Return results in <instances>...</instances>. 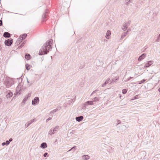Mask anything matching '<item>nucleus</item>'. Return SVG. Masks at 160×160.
Here are the masks:
<instances>
[{"label": "nucleus", "mask_w": 160, "mask_h": 160, "mask_svg": "<svg viewBox=\"0 0 160 160\" xmlns=\"http://www.w3.org/2000/svg\"><path fill=\"white\" fill-rule=\"evenodd\" d=\"M52 40L50 39L45 43L41 48L39 52V54L42 55L47 54L52 49Z\"/></svg>", "instance_id": "nucleus-1"}, {"label": "nucleus", "mask_w": 160, "mask_h": 160, "mask_svg": "<svg viewBox=\"0 0 160 160\" xmlns=\"http://www.w3.org/2000/svg\"><path fill=\"white\" fill-rule=\"evenodd\" d=\"M25 88L23 87V84L20 83L16 88V92L17 94H20L25 89Z\"/></svg>", "instance_id": "nucleus-2"}, {"label": "nucleus", "mask_w": 160, "mask_h": 160, "mask_svg": "<svg viewBox=\"0 0 160 160\" xmlns=\"http://www.w3.org/2000/svg\"><path fill=\"white\" fill-rule=\"evenodd\" d=\"M4 84L7 88H9L12 85L13 83L11 79L9 78L7 80H5Z\"/></svg>", "instance_id": "nucleus-3"}, {"label": "nucleus", "mask_w": 160, "mask_h": 160, "mask_svg": "<svg viewBox=\"0 0 160 160\" xmlns=\"http://www.w3.org/2000/svg\"><path fill=\"white\" fill-rule=\"evenodd\" d=\"M48 10H46L45 11V12L42 15V21L45 22L46 21L47 19V18L48 16Z\"/></svg>", "instance_id": "nucleus-4"}, {"label": "nucleus", "mask_w": 160, "mask_h": 160, "mask_svg": "<svg viewBox=\"0 0 160 160\" xmlns=\"http://www.w3.org/2000/svg\"><path fill=\"white\" fill-rule=\"evenodd\" d=\"M12 42L13 39L12 38H9L6 40L5 41L4 43L6 46H10L12 44Z\"/></svg>", "instance_id": "nucleus-5"}, {"label": "nucleus", "mask_w": 160, "mask_h": 160, "mask_svg": "<svg viewBox=\"0 0 160 160\" xmlns=\"http://www.w3.org/2000/svg\"><path fill=\"white\" fill-rule=\"evenodd\" d=\"M39 98L38 97H35L32 101V104L33 105H36L38 104L39 102Z\"/></svg>", "instance_id": "nucleus-6"}, {"label": "nucleus", "mask_w": 160, "mask_h": 160, "mask_svg": "<svg viewBox=\"0 0 160 160\" xmlns=\"http://www.w3.org/2000/svg\"><path fill=\"white\" fill-rule=\"evenodd\" d=\"M118 130L120 132H122L124 131L126 129V127L123 125H120L119 126Z\"/></svg>", "instance_id": "nucleus-7"}, {"label": "nucleus", "mask_w": 160, "mask_h": 160, "mask_svg": "<svg viewBox=\"0 0 160 160\" xmlns=\"http://www.w3.org/2000/svg\"><path fill=\"white\" fill-rule=\"evenodd\" d=\"M130 21L127 22L125 23L122 28V30L123 31H125L126 30L128 25H129L130 23Z\"/></svg>", "instance_id": "nucleus-8"}, {"label": "nucleus", "mask_w": 160, "mask_h": 160, "mask_svg": "<svg viewBox=\"0 0 160 160\" xmlns=\"http://www.w3.org/2000/svg\"><path fill=\"white\" fill-rule=\"evenodd\" d=\"M36 120L35 119H33L30 121L28 122L25 125L26 128H28L31 124L32 123Z\"/></svg>", "instance_id": "nucleus-9"}, {"label": "nucleus", "mask_w": 160, "mask_h": 160, "mask_svg": "<svg viewBox=\"0 0 160 160\" xmlns=\"http://www.w3.org/2000/svg\"><path fill=\"white\" fill-rule=\"evenodd\" d=\"M131 31L130 29H128L126 32L122 33L121 37V39H122L124 37L128 34L129 32Z\"/></svg>", "instance_id": "nucleus-10"}, {"label": "nucleus", "mask_w": 160, "mask_h": 160, "mask_svg": "<svg viewBox=\"0 0 160 160\" xmlns=\"http://www.w3.org/2000/svg\"><path fill=\"white\" fill-rule=\"evenodd\" d=\"M153 63V62L152 61H149L145 65L144 68H146L149 67Z\"/></svg>", "instance_id": "nucleus-11"}, {"label": "nucleus", "mask_w": 160, "mask_h": 160, "mask_svg": "<svg viewBox=\"0 0 160 160\" xmlns=\"http://www.w3.org/2000/svg\"><path fill=\"white\" fill-rule=\"evenodd\" d=\"M146 56V54L145 53H143L138 58V60L139 61H141Z\"/></svg>", "instance_id": "nucleus-12"}, {"label": "nucleus", "mask_w": 160, "mask_h": 160, "mask_svg": "<svg viewBox=\"0 0 160 160\" xmlns=\"http://www.w3.org/2000/svg\"><path fill=\"white\" fill-rule=\"evenodd\" d=\"M11 34L8 32H5L3 33V36L5 38H9L11 37Z\"/></svg>", "instance_id": "nucleus-13"}, {"label": "nucleus", "mask_w": 160, "mask_h": 160, "mask_svg": "<svg viewBox=\"0 0 160 160\" xmlns=\"http://www.w3.org/2000/svg\"><path fill=\"white\" fill-rule=\"evenodd\" d=\"M22 41L21 39V37H19L15 43V46L18 45L22 42Z\"/></svg>", "instance_id": "nucleus-14"}, {"label": "nucleus", "mask_w": 160, "mask_h": 160, "mask_svg": "<svg viewBox=\"0 0 160 160\" xmlns=\"http://www.w3.org/2000/svg\"><path fill=\"white\" fill-rule=\"evenodd\" d=\"M90 158V157L88 155H83L82 156V159L84 160H87L89 159Z\"/></svg>", "instance_id": "nucleus-15"}, {"label": "nucleus", "mask_w": 160, "mask_h": 160, "mask_svg": "<svg viewBox=\"0 0 160 160\" xmlns=\"http://www.w3.org/2000/svg\"><path fill=\"white\" fill-rule=\"evenodd\" d=\"M83 118L82 116H80L79 117H76L75 119L78 122L81 121Z\"/></svg>", "instance_id": "nucleus-16"}, {"label": "nucleus", "mask_w": 160, "mask_h": 160, "mask_svg": "<svg viewBox=\"0 0 160 160\" xmlns=\"http://www.w3.org/2000/svg\"><path fill=\"white\" fill-rule=\"evenodd\" d=\"M47 147V145L46 142H43L40 145V147L42 149H44Z\"/></svg>", "instance_id": "nucleus-17"}, {"label": "nucleus", "mask_w": 160, "mask_h": 160, "mask_svg": "<svg viewBox=\"0 0 160 160\" xmlns=\"http://www.w3.org/2000/svg\"><path fill=\"white\" fill-rule=\"evenodd\" d=\"M94 101H88L86 102L85 103V105H92L94 104Z\"/></svg>", "instance_id": "nucleus-18"}, {"label": "nucleus", "mask_w": 160, "mask_h": 160, "mask_svg": "<svg viewBox=\"0 0 160 160\" xmlns=\"http://www.w3.org/2000/svg\"><path fill=\"white\" fill-rule=\"evenodd\" d=\"M25 58L26 59L29 60L31 58V56L28 53H26L25 55Z\"/></svg>", "instance_id": "nucleus-19"}, {"label": "nucleus", "mask_w": 160, "mask_h": 160, "mask_svg": "<svg viewBox=\"0 0 160 160\" xmlns=\"http://www.w3.org/2000/svg\"><path fill=\"white\" fill-rule=\"evenodd\" d=\"M12 95V93L11 92L9 91L8 93L6 95V97L7 98H9L11 97Z\"/></svg>", "instance_id": "nucleus-20"}, {"label": "nucleus", "mask_w": 160, "mask_h": 160, "mask_svg": "<svg viewBox=\"0 0 160 160\" xmlns=\"http://www.w3.org/2000/svg\"><path fill=\"white\" fill-rule=\"evenodd\" d=\"M110 81V80L109 78H108L107 80L104 82V83L102 85V87H104L106 86V85L108 84L109 81Z\"/></svg>", "instance_id": "nucleus-21"}, {"label": "nucleus", "mask_w": 160, "mask_h": 160, "mask_svg": "<svg viewBox=\"0 0 160 160\" xmlns=\"http://www.w3.org/2000/svg\"><path fill=\"white\" fill-rule=\"evenodd\" d=\"M27 36V34H23L22 35H21L19 37H21V39L22 41Z\"/></svg>", "instance_id": "nucleus-22"}, {"label": "nucleus", "mask_w": 160, "mask_h": 160, "mask_svg": "<svg viewBox=\"0 0 160 160\" xmlns=\"http://www.w3.org/2000/svg\"><path fill=\"white\" fill-rule=\"evenodd\" d=\"M111 34V32L109 30H108L107 31V33H106V38L107 39H109V36Z\"/></svg>", "instance_id": "nucleus-23"}, {"label": "nucleus", "mask_w": 160, "mask_h": 160, "mask_svg": "<svg viewBox=\"0 0 160 160\" xmlns=\"http://www.w3.org/2000/svg\"><path fill=\"white\" fill-rule=\"evenodd\" d=\"M116 78H113L112 79V80L111 82L110 83H113L114 82H115L116 81H118V80L119 79V77H116Z\"/></svg>", "instance_id": "nucleus-24"}, {"label": "nucleus", "mask_w": 160, "mask_h": 160, "mask_svg": "<svg viewBox=\"0 0 160 160\" xmlns=\"http://www.w3.org/2000/svg\"><path fill=\"white\" fill-rule=\"evenodd\" d=\"M57 112V110H56V109H54L53 110L51 111L50 112V116H52V115L56 112Z\"/></svg>", "instance_id": "nucleus-25"}, {"label": "nucleus", "mask_w": 160, "mask_h": 160, "mask_svg": "<svg viewBox=\"0 0 160 160\" xmlns=\"http://www.w3.org/2000/svg\"><path fill=\"white\" fill-rule=\"evenodd\" d=\"M132 2V0H126V1H125V4L127 5L128 6V4Z\"/></svg>", "instance_id": "nucleus-26"}, {"label": "nucleus", "mask_w": 160, "mask_h": 160, "mask_svg": "<svg viewBox=\"0 0 160 160\" xmlns=\"http://www.w3.org/2000/svg\"><path fill=\"white\" fill-rule=\"evenodd\" d=\"M26 69L27 70H29L31 67V66L28 64H26Z\"/></svg>", "instance_id": "nucleus-27"}, {"label": "nucleus", "mask_w": 160, "mask_h": 160, "mask_svg": "<svg viewBox=\"0 0 160 160\" xmlns=\"http://www.w3.org/2000/svg\"><path fill=\"white\" fill-rule=\"evenodd\" d=\"M26 42L25 41H24L18 47V48L20 49L22 48L25 44Z\"/></svg>", "instance_id": "nucleus-28"}, {"label": "nucleus", "mask_w": 160, "mask_h": 160, "mask_svg": "<svg viewBox=\"0 0 160 160\" xmlns=\"http://www.w3.org/2000/svg\"><path fill=\"white\" fill-rule=\"evenodd\" d=\"M55 133V132L53 131V129L51 128L49 131L48 133L50 135H52V134H53Z\"/></svg>", "instance_id": "nucleus-29"}, {"label": "nucleus", "mask_w": 160, "mask_h": 160, "mask_svg": "<svg viewBox=\"0 0 160 160\" xmlns=\"http://www.w3.org/2000/svg\"><path fill=\"white\" fill-rule=\"evenodd\" d=\"M59 128V126H56L55 128L53 129V131L55 132L57 131L58 130V129Z\"/></svg>", "instance_id": "nucleus-30"}, {"label": "nucleus", "mask_w": 160, "mask_h": 160, "mask_svg": "<svg viewBox=\"0 0 160 160\" xmlns=\"http://www.w3.org/2000/svg\"><path fill=\"white\" fill-rule=\"evenodd\" d=\"M28 98L27 97V96H26L25 98H24L23 99L22 102V103H23V104H24L25 103V102L26 101H27V100L28 99Z\"/></svg>", "instance_id": "nucleus-31"}, {"label": "nucleus", "mask_w": 160, "mask_h": 160, "mask_svg": "<svg viewBox=\"0 0 160 160\" xmlns=\"http://www.w3.org/2000/svg\"><path fill=\"white\" fill-rule=\"evenodd\" d=\"M160 41V34L159 35L158 38L156 40V41L158 42Z\"/></svg>", "instance_id": "nucleus-32"}, {"label": "nucleus", "mask_w": 160, "mask_h": 160, "mask_svg": "<svg viewBox=\"0 0 160 160\" xmlns=\"http://www.w3.org/2000/svg\"><path fill=\"white\" fill-rule=\"evenodd\" d=\"M139 95H137L135 96H134L132 99V100H134L136 99H137L138 98V96Z\"/></svg>", "instance_id": "nucleus-33"}, {"label": "nucleus", "mask_w": 160, "mask_h": 160, "mask_svg": "<svg viewBox=\"0 0 160 160\" xmlns=\"http://www.w3.org/2000/svg\"><path fill=\"white\" fill-rule=\"evenodd\" d=\"M127 90L126 89H123L122 90V93L124 94H126L127 92Z\"/></svg>", "instance_id": "nucleus-34"}, {"label": "nucleus", "mask_w": 160, "mask_h": 160, "mask_svg": "<svg viewBox=\"0 0 160 160\" xmlns=\"http://www.w3.org/2000/svg\"><path fill=\"white\" fill-rule=\"evenodd\" d=\"M146 81V80L143 79L141 81H140L138 83V84H141L143 82H144Z\"/></svg>", "instance_id": "nucleus-35"}, {"label": "nucleus", "mask_w": 160, "mask_h": 160, "mask_svg": "<svg viewBox=\"0 0 160 160\" xmlns=\"http://www.w3.org/2000/svg\"><path fill=\"white\" fill-rule=\"evenodd\" d=\"M76 148V146H74L72 147L71 148L70 150L68 151V152H69L72 150H73L74 151L75 150V148Z\"/></svg>", "instance_id": "nucleus-36"}, {"label": "nucleus", "mask_w": 160, "mask_h": 160, "mask_svg": "<svg viewBox=\"0 0 160 160\" xmlns=\"http://www.w3.org/2000/svg\"><path fill=\"white\" fill-rule=\"evenodd\" d=\"M94 101H98L99 100V98L97 97H95L94 98Z\"/></svg>", "instance_id": "nucleus-37"}, {"label": "nucleus", "mask_w": 160, "mask_h": 160, "mask_svg": "<svg viewBox=\"0 0 160 160\" xmlns=\"http://www.w3.org/2000/svg\"><path fill=\"white\" fill-rule=\"evenodd\" d=\"M61 106H58L55 109L56 110H57V111H58L60 110L61 109Z\"/></svg>", "instance_id": "nucleus-38"}, {"label": "nucleus", "mask_w": 160, "mask_h": 160, "mask_svg": "<svg viewBox=\"0 0 160 160\" xmlns=\"http://www.w3.org/2000/svg\"><path fill=\"white\" fill-rule=\"evenodd\" d=\"M98 91V90L97 89H96L94 91L92 94H91V95H92V94L96 93Z\"/></svg>", "instance_id": "nucleus-39"}, {"label": "nucleus", "mask_w": 160, "mask_h": 160, "mask_svg": "<svg viewBox=\"0 0 160 160\" xmlns=\"http://www.w3.org/2000/svg\"><path fill=\"white\" fill-rule=\"evenodd\" d=\"M87 105H85V103H84V104L82 106V109H85L86 108Z\"/></svg>", "instance_id": "nucleus-40"}, {"label": "nucleus", "mask_w": 160, "mask_h": 160, "mask_svg": "<svg viewBox=\"0 0 160 160\" xmlns=\"http://www.w3.org/2000/svg\"><path fill=\"white\" fill-rule=\"evenodd\" d=\"M6 146H7L10 143V142H9V141L8 140H7L6 141Z\"/></svg>", "instance_id": "nucleus-41"}, {"label": "nucleus", "mask_w": 160, "mask_h": 160, "mask_svg": "<svg viewBox=\"0 0 160 160\" xmlns=\"http://www.w3.org/2000/svg\"><path fill=\"white\" fill-rule=\"evenodd\" d=\"M31 93H29L28 94L27 96V97L28 98H30L31 97Z\"/></svg>", "instance_id": "nucleus-42"}, {"label": "nucleus", "mask_w": 160, "mask_h": 160, "mask_svg": "<svg viewBox=\"0 0 160 160\" xmlns=\"http://www.w3.org/2000/svg\"><path fill=\"white\" fill-rule=\"evenodd\" d=\"M85 67V64H84L83 66H81L79 67L80 69H82L83 68Z\"/></svg>", "instance_id": "nucleus-43"}, {"label": "nucleus", "mask_w": 160, "mask_h": 160, "mask_svg": "<svg viewBox=\"0 0 160 160\" xmlns=\"http://www.w3.org/2000/svg\"><path fill=\"white\" fill-rule=\"evenodd\" d=\"M117 122H118V123L117 124V125H118L119 124L121 123V121L120 120H118Z\"/></svg>", "instance_id": "nucleus-44"}, {"label": "nucleus", "mask_w": 160, "mask_h": 160, "mask_svg": "<svg viewBox=\"0 0 160 160\" xmlns=\"http://www.w3.org/2000/svg\"><path fill=\"white\" fill-rule=\"evenodd\" d=\"M133 77H130L129 78H128L126 81H129Z\"/></svg>", "instance_id": "nucleus-45"}, {"label": "nucleus", "mask_w": 160, "mask_h": 160, "mask_svg": "<svg viewBox=\"0 0 160 160\" xmlns=\"http://www.w3.org/2000/svg\"><path fill=\"white\" fill-rule=\"evenodd\" d=\"M2 25V20H0V26Z\"/></svg>", "instance_id": "nucleus-46"}, {"label": "nucleus", "mask_w": 160, "mask_h": 160, "mask_svg": "<svg viewBox=\"0 0 160 160\" xmlns=\"http://www.w3.org/2000/svg\"><path fill=\"white\" fill-rule=\"evenodd\" d=\"M48 155V153L47 152H46L44 153L43 154V157H46Z\"/></svg>", "instance_id": "nucleus-47"}, {"label": "nucleus", "mask_w": 160, "mask_h": 160, "mask_svg": "<svg viewBox=\"0 0 160 160\" xmlns=\"http://www.w3.org/2000/svg\"><path fill=\"white\" fill-rule=\"evenodd\" d=\"M52 119V118H48L47 120H46V122H48V121L49 120H51V119Z\"/></svg>", "instance_id": "nucleus-48"}, {"label": "nucleus", "mask_w": 160, "mask_h": 160, "mask_svg": "<svg viewBox=\"0 0 160 160\" xmlns=\"http://www.w3.org/2000/svg\"><path fill=\"white\" fill-rule=\"evenodd\" d=\"M5 145H6V143L5 142H2V145L3 146Z\"/></svg>", "instance_id": "nucleus-49"}, {"label": "nucleus", "mask_w": 160, "mask_h": 160, "mask_svg": "<svg viewBox=\"0 0 160 160\" xmlns=\"http://www.w3.org/2000/svg\"><path fill=\"white\" fill-rule=\"evenodd\" d=\"M12 138H10L9 139V140L8 141H9V142H10L12 141Z\"/></svg>", "instance_id": "nucleus-50"}, {"label": "nucleus", "mask_w": 160, "mask_h": 160, "mask_svg": "<svg viewBox=\"0 0 160 160\" xmlns=\"http://www.w3.org/2000/svg\"><path fill=\"white\" fill-rule=\"evenodd\" d=\"M27 81L28 83H29V82L28 81V79L27 78Z\"/></svg>", "instance_id": "nucleus-51"}, {"label": "nucleus", "mask_w": 160, "mask_h": 160, "mask_svg": "<svg viewBox=\"0 0 160 160\" xmlns=\"http://www.w3.org/2000/svg\"><path fill=\"white\" fill-rule=\"evenodd\" d=\"M158 91L160 92V87L158 89Z\"/></svg>", "instance_id": "nucleus-52"}, {"label": "nucleus", "mask_w": 160, "mask_h": 160, "mask_svg": "<svg viewBox=\"0 0 160 160\" xmlns=\"http://www.w3.org/2000/svg\"><path fill=\"white\" fill-rule=\"evenodd\" d=\"M19 80H21V81H22V78H19Z\"/></svg>", "instance_id": "nucleus-53"}, {"label": "nucleus", "mask_w": 160, "mask_h": 160, "mask_svg": "<svg viewBox=\"0 0 160 160\" xmlns=\"http://www.w3.org/2000/svg\"><path fill=\"white\" fill-rule=\"evenodd\" d=\"M2 101H1V100L0 99V103H1V102Z\"/></svg>", "instance_id": "nucleus-54"}, {"label": "nucleus", "mask_w": 160, "mask_h": 160, "mask_svg": "<svg viewBox=\"0 0 160 160\" xmlns=\"http://www.w3.org/2000/svg\"><path fill=\"white\" fill-rule=\"evenodd\" d=\"M32 82H31V84H30V85H31V84H32Z\"/></svg>", "instance_id": "nucleus-55"}]
</instances>
